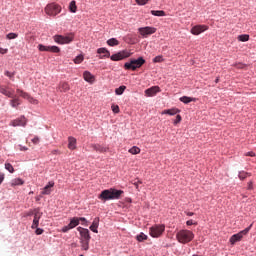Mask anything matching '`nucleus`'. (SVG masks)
Wrapping results in <instances>:
<instances>
[{"mask_svg":"<svg viewBox=\"0 0 256 256\" xmlns=\"http://www.w3.org/2000/svg\"><path fill=\"white\" fill-rule=\"evenodd\" d=\"M246 156L247 157H256V154L254 152H247Z\"/></svg>","mask_w":256,"mask_h":256,"instance_id":"obj_51","label":"nucleus"},{"mask_svg":"<svg viewBox=\"0 0 256 256\" xmlns=\"http://www.w3.org/2000/svg\"><path fill=\"white\" fill-rule=\"evenodd\" d=\"M62 11L61 6L55 3L48 4L45 6L44 12L47 14L49 17H57L58 14H60Z\"/></svg>","mask_w":256,"mask_h":256,"instance_id":"obj_5","label":"nucleus"},{"mask_svg":"<svg viewBox=\"0 0 256 256\" xmlns=\"http://www.w3.org/2000/svg\"><path fill=\"white\" fill-rule=\"evenodd\" d=\"M149 0H135L139 6H145Z\"/></svg>","mask_w":256,"mask_h":256,"instance_id":"obj_43","label":"nucleus"},{"mask_svg":"<svg viewBox=\"0 0 256 256\" xmlns=\"http://www.w3.org/2000/svg\"><path fill=\"white\" fill-rule=\"evenodd\" d=\"M209 29L206 25H196L195 27H192L190 30V33L192 35L198 36L201 35L203 32H206Z\"/></svg>","mask_w":256,"mask_h":256,"instance_id":"obj_14","label":"nucleus"},{"mask_svg":"<svg viewBox=\"0 0 256 256\" xmlns=\"http://www.w3.org/2000/svg\"><path fill=\"white\" fill-rule=\"evenodd\" d=\"M78 219V223L83 222V223H87L86 218H77Z\"/></svg>","mask_w":256,"mask_h":256,"instance_id":"obj_55","label":"nucleus"},{"mask_svg":"<svg viewBox=\"0 0 256 256\" xmlns=\"http://www.w3.org/2000/svg\"><path fill=\"white\" fill-rule=\"evenodd\" d=\"M31 212H33L34 216H43V212H40L39 208H36L34 210H31Z\"/></svg>","mask_w":256,"mask_h":256,"instance_id":"obj_41","label":"nucleus"},{"mask_svg":"<svg viewBox=\"0 0 256 256\" xmlns=\"http://www.w3.org/2000/svg\"><path fill=\"white\" fill-rule=\"evenodd\" d=\"M181 121H182V117L180 115H177V117L175 118V121H174V125H177Z\"/></svg>","mask_w":256,"mask_h":256,"instance_id":"obj_46","label":"nucleus"},{"mask_svg":"<svg viewBox=\"0 0 256 256\" xmlns=\"http://www.w3.org/2000/svg\"><path fill=\"white\" fill-rule=\"evenodd\" d=\"M107 44H108L110 47H115V46L119 45V40H117L116 38H110V39L107 41Z\"/></svg>","mask_w":256,"mask_h":256,"instance_id":"obj_32","label":"nucleus"},{"mask_svg":"<svg viewBox=\"0 0 256 256\" xmlns=\"http://www.w3.org/2000/svg\"><path fill=\"white\" fill-rule=\"evenodd\" d=\"M145 64V59L139 57L138 59H132L130 62L124 64L125 70L135 71L140 69Z\"/></svg>","mask_w":256,"mask_h":256,"instance_id":"obj_4","label":"nucleus"},{"mask_svg":"<svg viewBox=\"0 0 256 256\" xmlns=\"http://www.w3.org/2000/svg\"><path fill=\"white\" fill-rule=\"evenodd\" d=\"M16 93L19 94L20 97H22L23 99L29 101V103L33 104V105H38L39 101L32 98V96H30L27 92H24L23 90H16Z\"/></svg>","mask_w":256,"mask_h":256,"instance_id":"obj_9","label":"nucleus"},{"mask_svg":"<svg viewBox=\"0 0 256 256\" xmlns=\"http://www.w3.org/2000/svg\"><path fill=\"white\" fill-rule=\"evenodd\" d=\"M69 10H70V12H72L73 14L76 13V11H77L76 1L70 2V4H69Z\"/></svg>","mask_w":256,"mask_h":256,"instance_id":"obj_34","label":"nucleus"},{"mask_svg":"<svg viewBox=\"0 0 256 256\" xmlns=\"http://www.w3.org/2000/svg\"><path fill=\"white\" fill-rule=\"evenodd\" d=\"M44 230L41 228H36V235H41L43 234Z\"/></svg>","mask_w":256,"mask_h":256,"instance_id":"obj_50","label":"nucleus"},{"mask_svg":"<svg viewBox=\"0 0 256 256\" xmlns=\"http://www.w3.org/2000/svg\"><path fill=\"white\" fill-rule=\"evenodd\" d=\"M79 219L74 217L72 219H70L69 225H66L65 227L62 228V232L63 233H68L69 230L74 229L75 227H77L79 225Z\"/></svg>","mask_w":256,"mask_h":256,"instance_id":"obj_13","label":"nucleus"},{"mask_svg":"<svg viewBox=\"0 0 256 256\" xmlns=\"http://www.w3.org/2000/svg\"><path fill=\"white\" fill-rule=\"evenodd\" d=\"M5 169L8 170L9 173H14V167L11 163H5Z\"/></svg>","mask_w":256,"mask_h":256,"instance_id":"obj_39","label":"nucleus"},{"mask_svg":"<svg viewBox=\"0 0 256 256\" xmlns=\"http://www.w3.org/2000/svg\"><path fill=\"white\" fill-rule=\"evenodd\" d=\"M31 142H33V144H39V142H40V139H39V137L38 136H36V137H34L33 139H31Z\"/></svg>","mask_w":256,"mask_h":256,"instance_id":"obj_47","label":"nucleus"},{"mask_svg":"<svg viewBox=\"0 0 256 256\" xmlns=\"http://www.w3.org/2000/svg\"><path fill=\"white\" fill-rule=\"evenodd\" d=\"M186 216L188 217H192L194 216V212H185Z\"/></svg>","mask_w":256,"mask_h":256,"instance_id":"obj_56","label":"nucleus"},{"mask_svg":"<svg viewBox=\"0 0 256 256\" xmlns=\"http://www.w3.org/2000/svg\"><path fill=\"white\" fill-rule=\"evenodd\" d=\"M252 224L245 228L244 230L240 231L239 233H236L234 235L231 236V238H229V243H231L232 246L235 245V243H238L240 241H242L243 236L247 235V233H249L250 229H252Z\"/></svg>","mask_w":256,"mask_h":256,"instance_id":"obj_6","label":"nucleus"},{"mask_svg":"<svg viewBox=\"0 0 256 256\" xmlns=\"http://www.w3.org/2000/svg\"><path fill=\"white\" fill-rule=\"evenodd\" d=\"M248 175H249V173L240 172V173H239V179H240V180H245Z\"/></svg>","mask_w":256,"mask_h":256,"instance_id":"obj_44","label":"nucleus"},{"mask_svg":"<svg viewBox=\"0 0 256 256\" xmlns=\"http://www.w3.org/2000/svg\"><path fill=\"white\" fill-rule=\"evenodd\" d=\"M57 152H58V150H54V151H52V153H54V155H55V154H57Z\"/></svg>","mask_w":256,"mask_h":256,"instance_id":"obj_60","label":"nucleus"},{"mask_svg":"<svg viewBox=\"0 0 256 256\" xmlns=\"http://www.w3.org/2000/svg\"><path fill=\"white\" fill-rule=\"evenodd\" d=\"M81 244V250L88 251L90 248V241H80Z\"/></svg>","mask_w":256,"mask_h":256,"instance_id":"obj_31","label":"nucleus"},{"mask_svg":"<svg viewBox=\"0 0 256 256\" xmlns=\"http://www.w3.org/2000/svg\"><path fill=\"white\" fill-rule=\"evenodd\" d=\"M83 78L85 81H87L90 84H93L95 81V76L93 74H91V72L85 71L83 73Z\"/></svg>","mask_w":256,"mask_h":256,"instance_id":"obj_18","label":"nucleus"},{"mask_svg":"<svg viewBox=\"0 0 256 256\" xmlns=\"http://www.w3.org/2000/svg\"><path fill=\"white\" fill-rule=\"evenodd\" d=\"M140 184H142V181H135L134 183H133V185L135 186V188L136 189H138V186L140 185Z\"/></svg>","mask_w":256,"mask_h":256,"instance_id":"obj_52","label":"nucleus"},{"mask_svg":"<svg viewBox=\"0 0 256 256\" xmlns=\"http://www.w3.org/2000/svg\"><path fill=\"white\" fill-rule=\"evenodd\" d=\"M98 227H99V218H95L92 222V225L90 226V230L94 233H98Z\"/></svg>","mask_w":256,"mask_h":256,"instance_id":"obj_25","label":"nucleus"},{"mask_svg":"<svg viewBox=\"0 0 256 256\" xmlns=\"http://www.w3.org/2000/svg\"><path fill=\"white\" fill-rule=\"evenodd\" d=\"M128 152L131 154V155H139L140 152H141V149L140 147H131L130 150H128Z\"/></svg>","mask_w":256,"mask_h":256,"instance_id":"obj_30","label":"nucleus"},{"mask_svg":"<svg viewBox=\"0 0 256 256\" xmlns=\"http://www.w3.org/2000/svg\"><path fill=\"white\" fill-rule=\"evenodd\" d=\"M96 53H98L99 55L103 54V56H99L100 59L110 58V60L114 62L122 61L123 59L129 58L131 56L129 50H121L120 52L111 56V53L106 48H98V50H96Z\"/></svg>","mask_w":256,"mask_h":256,"instance_id":"obj_1","label":"nucleus"},{"mask_svg":"<svg viewBox=\"0 0 256 256\" xmlns=\"http://www.w3.org/2000/svg\"><path fill=\"white\" fill-rule=\"evenodd\" d=\"M26 123H27V120H26L25 116H21L20 118L11 121V126H13V127H19V126L25 127Z\"/></svg>","mask_w":256,"mask_h":256,"instance_id":"obj_16","label":"nucleus"},{"mask_svg":"<svg viewBox=\"0 0 256 256\" xmlns=\"http://www.w3.org/2000/svg\"><path fill=\"white\" fill-rule=\"evenodd\" d=\"M179 101H181L184 104H188V103H191V102H195L196 98H191V97L184 96L182 98H179Z\"/></svg>","mask_w":256,"mask_h":256,"instance_id":"obj_28","label":"nucleus"},{"mask_svg":"<svg viewBox=\"0 0 256 256\" xmlns=\"http://www.w3.org/2000/svg\"><path fill=\"white\" fill-rule=\"evenodd\" d=\"M78 233H80V241H90V231L87 228H77Z\"/></svg>","mask_w":256,"mask_h":256,"instance_id":"obj_10","label":"nucleus"},{"mask_svg":"<svg viewBox=\"0 0 256 256\" xmlns=\"http://www.w3.org/2000/svg\"><path fill=\"white\" fill-rule=\"evenodd\" d=\"M139 34L142 35V37H148L149 35H153L156 32L155 27H141L138 29Z\"/></svg>","mask_w":256,"mask_h":256,"instance_id":"obj_12","label":"nucleus"},{"mask_svg":"<svg viewBox=\"0 0 256 256\" xmlns=\"http://www.w3.org/2000/svg\"><path fill=\"white\" fill-rule=\"evenodd\" d=\"M165 232V225H154L150 227L149 233L152 238H159Z\"/></svg>","mask_w":256,"mask_h":256,"instance_id":"obj_8","label":"nucleus"},{"mask_svg":"<svg viewBox=\"0 0 256 256\" xmlns=\"http://www.w3.org/2000/svg\"><path fill=\"white\" fill-rule=\"evenodd\" d=\"M219 81H220V79H219V78L215 79V83H216V84H218V83H219Z\"/></svg>","mask_w":256,"mask_h":256,"instance_id":"obj_59","label":"nucleus"},{"mask_svg":"<svg viewBox=\"0 0 256 256\" xmlns=\"http://www.w3.org/2000/svg\"><path fill=\"white\" fill-rule=\"evenodd\" d=\"M112 111L113 113L117 114L120 112L119 106L117 105H112Z\"/></svg>","mask_w":256,"mask_h":256,"instance_id":"obj_45","label":"nucleus"},{"mask_svg":"<svg viewBox=\"0 0 256 256\" xmlns=\"http://www.w3.org/2000/svg\"><path fill=\"white\" fill-rule=\"evenodd\" d=\"M76 143H77V140L75 139V137L69 136V144H68L67 147L70 150H75L76 149Z\"/></svg>","mask_w":256,"mask_h":256,"instance_id":"obj_22","label":"nucleus"},{"mask_svg":"<svg viewBox=\"0 0 256 256\" xmlns=\"http://www.w3.org/2000/svg\"><path fill=\"white\" fill-rule=\"evenodd\" d=\"M10 104H11V107L17 108L19 105H21V100L18 97L13 96Z\"/></svg>","mask_w":256,"mask_h":256,"instance_id":"obj_27","label":"nucleus"},{"mask_svg":"<svg viewBox=\"0 0 256 256\" xmlns=\"http://www.w3.org/2000/svg\"><path fill=\"white\" fill-rule=\"evenodd\" d=\"M80 256H84L83 254H81Z\"/></svg>","mask_w":256,"mask_h":256,"instance_id":"obj_61","label":"nucleus"},{"mask_svg":"<svg viewBox=\"0 0 256 256\" xmlns=\"http://www.w3.org/2000/svg\"><path fill=\"white\" fill-rule=\"evenodd\" d=\"M4 75H5L6 77H8L9 79L14 80L15 72L5 71V72H4Z\"/></svg>","mask_w":256,"mask_h":256,"instance_id":"obj_38","label":"nucleus"},{"mask_svg":"<svg viewBox=\"0 0 256 256\" xmlns=\"http://www.w3.org/2000/svg\"><path fill=\"white\" fill-rule=\"evenodd\" d=\"M58 90L59 92H67L70 90V86L68 84V82H60L59 86H58Z\"/></svg>","mask_w":256,"mask_h":256,"instance_id":"obj_21","label":"nucleus"},{"mask_svg":"<svg viewBox=\"0 0 256 256\" xmlns=\"http://www.w3.org/2000/svg\"><path fill=\"white\" fill-rule=\"evenodd\" d=\"M150 14H152L154 17H165L166 16V13L165 11H162V10H152L150 11Z\"/></svg>","mask_w":256,"mask_h":256,"instance_id":"obj_26","label":"nucleus"},{"mask_svg":"<svg viewBox=\"0 0 256 256\" xmlns=\"http://www.w3.org/2000/svg\"><path fill=\"white\" fill-rule=\"evenodd\" d=\"M55 185V183L53 181H49L48 185L44 187V189H42L41 194L42 195H50L51 193V188H53Z\"/></svg>","mask_w":256,"mask_h":256,"instance_id":"obj_19","label":"nucleus"},{"mask_svg":"<svg viewBox=\"0 0 256 256\" xmlns=\"http://www.w3.org/2000/svg\"><path fill=\"white\" fill-rule=\"evenodd\" d=\"M247 189L253 190V182L252 181L249 182Z\"/></svg>","mask_w":256,"mask_h":256,"instance_id":"obj_53","label":"nucleus"},{"mask_svg":"<svg viewBox=\"0 0 256 256\" xmlns=\"http://www.w3.org/2000/svg\"><path fill=\"white\" fill-rule=\"evenodd\" d=\"M124 192L117 189H106L100 192L98 198L102 201L117 200L120 199Z\"/></svg>","mask_w":256,"mask_h":256,"instance_id":"obj_2","label":"nucleus"},{"mask_svg":"<svg viewBox=\"0 0 256 256\" xmlns=\"http://www.w3.org/2000/svg\"><path fill=\"white\" fill-rule=\"evenodd\" d=\"M73 39H74L73 34H69V35H66V36H63V35H55L54 36L55 43H58L60 45H65V44L72 43Z\"/></svg>","mask_w":256,"mask_h":256,"instance_id":"obj_7","label":"nucleus"},{"mask_svg":"<svg viewBox=\"0 0 256 256\" xmlns=\"http://www.w3.org/2000/svg\"><path fill=\"white\" fill-rule=\"evenodd\" d=\"M147 239H148V236L145 235L144 233H141L138 236H136V240H138V242L147 241Z\"/></svg>","mask_w":256,"mask_h":256,"instance_id":"obj_35","label":"nucleus"},{"mask_svg":"<svg viewBox=\"0 0 256 256\" xmlns=\"http://www.w3.org/2000/svg\"><path fill=\"white\" fill-rule=\"evenodd\" d=\"M249 39H250V36L247 35V34L238 36V41L242 42V43H245V42L249 41Z\"/></svg>","mask_w":256,"mask_h":256,"instance_id":"obj_33","label":"nucleus"},{"mask_svg":"<svg viewBox=\"0 0 256 256\" xmlns=\"http://www.w3.org/2000/svg\"><path fill=\"white\" fill-rule=\"evenodd\" d=\"M178 113H180V110L178 108H171V109H167L164 110L163 112H161V115H177Z\"/></svg>","mask_w":256,"mask_h":256,"instance_id":"obj_20","label":"nucleus"},{"mask_svg":"<svg viewBox=\"0 0 256 256\" xmlns=\"http://www.w3.org/2000/svg\"><path fill=\"white\" fill-rule=\"evenodd\" d=\"M83 61H84V57L82 55L77 56L76 58H74V63H76V64H80Z\"/></svg>","mask_w":256,"mask_h":256,"instance_id":"obj_40","label":"nucleus"},{"mask_svg":"<svg viewBox=\"0 0 256 256\" xmlns=\"http://www.w3.org/2000/svg\"><path fill=\"white\" fill-rule=\"evenodd\" d=\"M126 90V86H120L114 90L116 95H123L124 91Z\"/></svg>","mask_w":256,"mask_h":256,"instance_id":"obj_36","label":"nucleus"},{"mask_svg":"<svg viewBox=\"0 0 256 256\" xmlns=\"http://www.w3.org/2000/svg\"><path fill=\"white\" fill-rule=\"evenodd\" d=\"M20 148V151H22V152H25V151H27V147H23V146H19Z\"/></svg>","mask_w":256,"mask_h":256,"instance_id":"obj_57","label":"nucleus"},{"mask_svg":"<svg viewBox=\"0 0 256 256\" xmlns=\"http://www.w3.org/2000/svg\"><path fill=\"white\" fill-rule=\"evenodd\" d=\"M193 256H199V255H193Z\"/></svg>","mask_w":256,"mask_h":256,"instance_id":"obj_62","label":"nucleus"},{"mask_svg":"<svg viewBox=\"0 0 256 256\" xmlns=\"http://www.w3.org/2000/svg\"><path fill=\"white\" fill-rule=\"evenodd\" d=\"M4 181V173H0V185L3 183Z\"/></svg>","mask_w":256,"mask_h":256,"instance_id":"obj_54","label":"nucleus"},{"mask_svg":"<svg viewBox=\"0 0 256 256\" xmlns=\"http://www.w3.org/2000/svg\"><path fill=\"white\" fill-rule=\"evenodd\" d=\"M186 225H188V226L196 225V222H194V220H188V221H186Z\"/></svg>","mask_w":256,"mask_h":256,"instance_id":"obj_49","label":"nucleus"},{"mask_svg":"<svg viewBox=\"0 0 256 256\" xmlns=\"http://www.w3.org/2000/svg\"><path fill=\"white\" fill-rule=\"evenodd\" d=\"M41 215H34L33 224H31V229H37L39 227V222Z\"/></svg>","mask_w":256,"mask_h":256,"instance_id":"obj_24","label":"nucleus"},{"mask_svg":"<svg viewBox=\"0 0 256 256\" xmlns=\"http://www.w3.org/2000/svg\"><path fill=\"white\" fill-rule=\"evenodd\" d=\"M0 93L8 98H14V90H10L6 85H0Z\"/></svg>","mask_w":256,"mask_h":256,"instance_id":"obj_15","label":"nucleus"},{"mask_svg":"<svg viewBox=\"0 0 256 256\" xmlns=\"http://www.w3.org/2000/svg\"><path fill=\"white\" fill-rule=\"evenodd\" d=\"M163 62V56H156L153 58V63H162Z\"/></svg>","mask_w":256,"mask_h":256,"instance_id":"obj_42","label":"nucleus"},{"mask_svg":"<svg viewBox=\"0 0 256 256\" xmlns=\"http://www.w3.org/2000/svg\"><path fill=\"white\" fill-rule=\"evenodd\" d=\"M32 215H34V213L31 211L27 213V216H32Z\"/></svg>","mask_w":256,"mask_h":256,"instance_id":"obj_58","label":"nucleus"},{"mask_svg":"<svg viewBox=\"0 0 256 256\" xmlns=\"http://www.w3.org/2000/svg\"><path fill=\"white\" fill-rule=\"evenodd\" d=\"M8 53V49L7 48H0V54L5 55Z\"/></svg>","mask_w":256,"mask_h":256,"instance_id":"obj_48","label":"nucleus"},{"mask_svg":"<svg viewBox=\"0 0 256 256\" xmlns=\"http://www.w3.org/2000/svg\"><path fill=\"white\" fill-rule=\"evenodd\" d=\"M92 149H94L96 152L105 153L108 151V148L103 147L99 144H93Z\"/></svg>","mask_w":256,"mask_h":256,"instance_id":"obj_23","label":"nucleus"},{"mask_svg":"<svg viewBox=\"0 0 256 256\" xmlns=\"http://www.w3.org/2000/svg\"><path fill=\"white\" fill-rule=\"evenodd\" d=\"M160 92V88L158 86L150 87L145 90L146 97H154L156 94Z\"/></svg>","mask_w":256,"mask_h":256,"instance_id":"obj_17","label":"nucleus"},{"mask_svg":"<svg viewBox=\"0 0 256 256\" xmlns=\"http://www.w3.org/2000/svg\"><path fill=\"white\" fill-rule=\"evenodd\" d=\"M38 50L41 52H51V53H59L61 49L58 46H44L42 44L38 45Z\"/></svg>","mask_w":256,"mask_h":256,"instance_id":"obj_11","label":"nucleus"},{"mask_svg":"<svg viewBox=\"0 0 256 256\" xmlns=\"http://www.w3.org/2000/svg\"><path fill=\"white\" fill-rule=\"evenodd\" d=\"M18 38V34L17 33H9L8 35H6V39L8 40H14V39H17Z\"/></svg>","mask_w":256,"mask_h":256,"instance_id":"obj_37","label":"nucleus"},{"mask_svg":"<svg viewBox=\"0 0 256 256\" xmlns=\"http://www.w3.org/2000/svg\"><path fill=\"white\" fill-rule=\"evenodd\" d=\"M23 180L21 178H15L11 181V186H22L23 185Z\"/></svg>","mask_w":256,"mask_h":256,"instance_id":"obj_29","label":"nucleus"},{"mask_svg":"<svg viewBox=\"0 0 256 256\" xmlns=\"http://www.w3.org/2000/svg\"><path fill=\"white\" fill-rule=\"evenodd\" d=\"M176 237L179 243L187 244L194 240V233L191 230H179Z\"/></svg>","mask_w":256,"mask_h":256,"instance_id":"obj_3","label":"nucleus"}]
</instances>
